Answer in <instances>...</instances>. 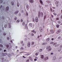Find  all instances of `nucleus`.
<instances>
[{
    "instance_id": "62",
    "label": "nucleus",
    "mask_w": 62,
    "mask_h": 62,
    "mask_svg": "<svg viewBox=\"0 0 62 62\" xmlns=\"http://www.w3.org/2000/svg\"><path fill=\"white\" fill-rule=\"evenodd\" d=\"M53 54H54L53 53H51V54L52 55H53Z\"/></svg>"
},
{
    "instance_id": "60",
    "label": "nucleus",
    "mask_w": 62,
    "mask_h": 62,
    "mask_svg": "<svg viewBox=\"0 0 62 62\" xmlns=\"http://www.w3.org/2000/svg\"><path fill=\"white\" fill-rule=\"evenodd\" d=\"M54 39L52 38L51 39V40H53Z\"/></svg>"
},
{
    "instance_id": "2",
    "label": "nucleus",
    "mask_w": 62,
    "mask_h": 62,
    "mask_svg": "<svg viewBox=\"0 0 62 62\" xmlns=\"http://www.w3.org/2000/svg\"><path fill=\"white\" fill-rule=\"evenodd\" d=\"M46 50L48 52H50L52 50V48L51 47V46H47L46 48Z\"/></svg>"
},
{
    "instance_id": "29",
    "label": "nucleus",
    "mask_w": 62,
    "mask_h": 62,
    "mask_svg": "<svg viewBox=\"0 0 62 62\" xmlns=\"http://www.w3.org/2000/svg\"><path fill=\"white\" fill-rule=\"evenodd\" d=\"M40 31H42V30H43V29L42 28H40Z\"/></svg>"
},
{
    "instance_id": "6",
    "label": "nucleus",
    "mask_w": 62,
    "mask_h": 62,
    "mask_svg": "<svg viewBox=\"0 0 62 62\" xmlns=\"http://www.w3.org/2000/svg\"><path fill=\"white\" fill-rule=\"evenodd\" d=\"M51 44H53V45L54 46L56 45V43H55L54 42H51L50 43Z\"/></svg>"
},
{
    "instance_id": "31",
    "label": "nucleus",
    "mask_w": 62,
    "mask_h": 62,
    "mask_svg": "<svg viewBox=\"0 0 62 62\" xmlns=\"http://www.w3.org/2000/svg\"><path fill=\"white\" fill-rule=\"evenodd\" d=\"M21 44H23V40H21L20 41Z\"/></svg>"
},
{
    "instance_id": "11",
    "label": "nucleus",
    "mask_w": 62,
    "mask_h": 62,
    "mask_svg": "<svg viewBox=\"0 0 62 62\" xmlns=\"http://www.w3.org/2000/svg\"><path fill=\"white\" fill-rule=\"evenodd\" d=\"M29 26L30 27H32V24L31 23H30L29 24Z\"/></svg>"
},
{
    "instance_id": "9",
    "label": "nucleus",
    "mask_w": 62,
    "mask_h": 62,
    "mask_svg": "<svg viewBox=\"0 0 62 62\" xmlns=\"http://www.w3.org/2000/svg\"><path fill=\"white\" fill-rule=\"evenodd\" d=\"M29 59H30V60L31 61H32L33 60L32 58V57H31V56H29Z\"/></svg>"
},
{
    "instance_id": "3",
    "label": "nucleus",
    "mask_w": 62,
    "mask_h": 62,
    "mask_svg": "<svg viewBox=\"0 0 62 62\" xmlns=\"http://www.w3.org/2000/svg\"><path fill=\"white\" fill-rule=\"evenodd\" d=\"M59 3V2L58 1H57L55 3V4L56 5V7H58L59 6L58 4Z\"/></svg>"
},
{
    "instance_id": "41",
    "label": "nucleus",
    "mask_w": 62,
    "mask_h": 62,
    "mask_svg": "<svg viewBox=\"0 0 62 62\" xmlns=\"http://www.w3.org/2000/svg\"><path fill=\"white\" fill-rule=\"evenodd\" d=\"M3 35L4 36H6V33H4Z\"/></svg>"
},
{
    "instance_id": "53",
    "label": "nucleus",
    "mask_w": 62,
    "mask_h": 62,
    "mask_svg": "<svg viewBox=\"0 0 62 62\" xmlns=\"http://www.w3.org/2000/svg\"><path fill=\"white\" fill-rule=\"evenodd\" d=\"M30 54L29 53L27 54H26V55H29Z\"/></svg>"
},
{
    "instance_id": "23",
    "label": "nucleus",
    "mask_w": 62,
    "mask_h": 62,
    "mask_svg": "<svg viewBox=\"0 0 62 62\" xmlns=\"http://www.w3.org/2000/svg\"><path fill=\"white\" fill-rule=\"evenodd\" d=\"M42 49H40L39 50V52H41L42 51Z\"/></svg>"
},
{
    "instance_id": "44",
    "label": "nucleus",
    "mask_w": 62,
    "mask_h": 62,
    "mask_svg": "<svg viewBox=\"0 0 62 62\" xmlns=\"http://www.w3.org/2000/svg\"><path fill=\"white\" fill-rule=\"evenodd\" d=\"M39 37H41V35H40L39 36H38V39H39Z\"/></svg>"
},
{
    "instance_id": "5",
    "label": "nucleus",
    "mask_w": 62,
    "mask_h": 62,
    "mask_svg": "<svg viewBox=\"0 0 62 62\" xmlns=\"http://www.w3.org/2000/svg\"><path fill=\"white\" fill-rule=\"evenodd\" d=\"M35 20L36 23H38V21H39V19H38V17H36Z\"/></svg>"
},
{
    "instance_id": "48",
    "label": "nucleus",
    "mask_w": 62,
    "mask_h": 62,
    "mask_svg": "<svg viewBox=\"0 0 62 62\" xmlns=\"http://www.w3.org/2000/svg\"><path fill=\"white\" fill-rule=\"evenodd\" d=\"M14 19L15 20H16L17 19V18L16 17H15Z\"/></svg>"
},
{
    "instance_id": "58",
    "label": "nucleus",
    "mask_w": 62,
    "mask_h": 62,
    "mask_svg": "<svg viewBox=\"0 0 62 62\" xmlns=\"http://www.w3.org/2000/svg\"><path fill=\"white\" fill-rule=\"evenodd\" d=\"M22 46H24V43H23V44H22Z\"/></svg>"
},
{
    "instance_id": "59",
    "label": "nucleus",
    "mask_w": 62,
    "mask_h": 62,
    "mask_svg": "<svg viewBox=\"0 0 62 62\" xmlns=\"http://www.w3.org/2000/svg\"><path fill=\"white\" fill-rule=\"evenodd\" d=\"M28 13H26V15L27 16H28Z\"/></svg>"
},
{
    "instance_id": "63",
    "label": "nucleus",
    "mask_w": 62,
    "mask_h": 62,
    "mask_svg": "<svg viewBox=\"0 0 62 62\" xmlns=\"http://www.w3.org/2000/svg\"><path fill=\"white\" fill-rule=\"evenodd\" d=\"M51 16L52 17H54V16H53L52 15H51Z\"/></svg>"
},
{
    "instance_id": "20",
    "label": "nucleus",
    "mask_w": 62,
    "mask_h": 62,
    "mask_svg": "<svg viewBox=\"0 0 62 62\" xmlns=\"http://www.w3.org/2000/svg\"><path fill=\"white\" fill-rule=\"evenodd\" d=\"M8 27L9 28H11V24L10 23H8Z\"/></svg>"
},
{
    "instance_id": "56",
    "label": "nucleus",
    "mask_w": 62,
    "mask_h": 62,
    "mask_svg": "<svg viewBox=\"0 0 62 62\" xmlns=\"http://www.w3.org/2000/svg\"><path fill=\"white\" fill-rule=\"evenodd\" d=\"M59 18H56V20H59Z\"/></svg>"
},
{
    "instance_id": "4",
    "label": "nucleus",
    "mask_w": 62,
    "mask_h": 62,
    "mask_svg": "<svg viewBox=\"0 0 62 62\" xmlns=\"http://www.w3.org/2000/svg\"><path fill=\"white\" fill-rule=\"evenodd\" d=\"M61 32V30L60 29H59L56 32V34H59Z\"/></svg>"
},
{
    "instance_id": "46",
    "label": "nucleus",
    "mask_w": 62,
    "mask_h": 62,
    "mask_svg": "<svg viewBox=\"0 0 62 62\" xmlns=\"http://www.w3.org/2000/svg\"><path fill=\"white\" fill-rule=\"evenodd\" d=\"M32 19L33 21V22H35V19H34V18H32Z\"/></svg>"
},
{
    "instance_id": "13",
    "label": "nucleus",
    "mask_w": 62,
    "mask_h": 62,
    "mask_svg": "<svg viewBox=\"0 0 62 62\" xmlns=\"http://www.w3.org/2000/svg\"><path fill=\"white\" fill-rule=\"evenodd\" d=\"M40 55V56L41 58L42 59H43L44 58V57L43 55Z\"/></svg>"
},
{
    "instance_id": "52",
    "label": "nucleus",
    "mask_w": 62,
    "mask_h": 62,
    "mask_svg": "<svg viewBox=\"0 0 62 62\" xmlns=\"http://www.w3.org/2000/svg\"><path fill=\"white\" fill-rule=\"evenodd\" d=\"M21 22H23V19H22L21 20Z\"/></svg>"
},
{
    "instance_id": "40",
    "label": "nucleus",
    "mask_w": 62,
    "mask_h": 62,
    "mask_svg": "<svg viewBox=\"0 0 62 62\" xmlns=\"http://www.w3.org/2000/svg\"><path fill=\"white\" fill-rule=\"evenodd\" d=\"M22 24L23 25H25V23L23 22V23Z\"/></svg>"
},
{
    "instance_id": "42",
    "label": "nucleus",
    "mask_w": 62,
    "mask_h": 62,
    "mask_svg": "<svg viewBox=\"0 0 62 62\" xmlns=\"http://www.w3.org/2000/svg\"><path fill=\"white\" fill-rule=\"evenodd\" d=\"M53 14L54 15H55V16L57 15L56 14H55V13H53Z\"/></svg>"
},
{
    "instance_id": "18",
    "label": "nucleus",
    "mask_w": 62,
    "mask_h": 62,
    "mask_svg": "<svg viewBox=\"0 0 62 62\" xmlns=\"http://www.w3.org/2000/svg\"><path fill=\"white\" fill-rule=\"evenodd\" d=\"M28 27L27 26V24H26L25 25V28L26 29L28 28Z\"/></svg>"
},
{
    "instance_id": "51",
    "label": "nucleus",
    "mask_w": 62,
    "mask_h": 62,
    "mask_svg": "<svg viewBox=\"0 0 62 62\" xmlns=\"http://www.w3.org/2000/svg\"><path fill=\"white\" fill-rule=\"evenodd\" d=\"M45 45V43H43L42 44V45Z\"/></svg>"
},
{
    "instance_id": "21",
    "label": "nucleus",
    "mask_w": 62,
    "mask_h": 62,
    "mask_svg": "<svg viewBox=\"0 0 62 62\" xmlns=\"http://www.w3.org/2000/svg\"><path fill=\"white\" fill-rule=\"evenodd\" d=\"M17 6L18 7H19V6H20V3L18 2L17 3Z\"/></svg>"
},
{
    "instance_id": "22",
    "label": "nucleus",
    "mask_w": 62,
    "mask_h": 62,
    "mask_svg": "<svg viewBox=\"0 0 62 62\" xmlns=\"http://www.w3.org/2000/svg\"><path fill=\"white\" fill-rule=\"evenodd\" d=\"M46 2L48 3V4H50V3H51V1L49 0H48L46 1Z\"/></svg>"
},
{
    "instance_id": "57",
    "label": "nucleus",
    "mask_w": 62,
    "mask_h": 62,
    "mask_svg": "<svg viewBox=\"0 0 62 62\" xmlns=\"http://www.w3.org/2000/svg\"><path fill=\"white\" fill-rule=\"evenodd\" d=\"M52 8H53V9H55V8L54 7H53Z\"/></svg>"
},
{
    "instance_id": "32",
    "label": "nucleus",
    "mask_w": 62,
    "mask_h": 62,
    "mask_svg": "<svg viewBox=\"0 0 62 62\" xmlns=\"http://www.w3.org/2000/svg\"><path fill=\"white\" fill-rule=\"evenodd\" d=\"M7 26H8V25H7V24H6L5 25L4 27L5 28H6V27H7Z\"/></svg>"
},
{
    "instance_id": "45",
    "label": "nucleus",
    "mask_w": 62,
    "mask_h": 62,
    "mask_svg": "<svg viewBox=\"0 0 62 62\" xmlns=\"http://www.w3.org/2000/svg\"><path fill=\"white\" fill-rule=\"evenodd\" d=\"M61 39V37L59 36V37H58V39Z\"/></svg>"
},
{
    "instance_id": "10",
    "label": "nucleus",
    "mask_w": 62,
    "mask_h": 62,
    "mask_svg": "<svg viewBox=\"0 0 62 62\" xmlns=\"http://www.w3.org/2000/svg\"><path fill=\"white\" fill-rule=\"evenodd\" d=\"M27 45L28 47H29L30 46V42H28V43Z\"/></svg>"
},
{
    "instance_id": "34",
    "label": "nucleus",
    "mask_w": 62,
    "mask_h": 62,
    "mask_svg": "<svg viewBox=\"0 0 62 62\" xmlns=\"http://www.w3.org/2000/svg\"><path fill=\"white\" fill-rule=\"evenodd\" d=\"M6 47H7V48H8L9 47V45H7L6 46Z\"/></svg>"
},
{
    "instance_id": "38",
    "label": "nucleus",
    "mask_w": 62,
    "mask_h": 62,
    "mask_svg": "<svg viewBox=\"0 0 62 62\" xmlns=\"http://www.w3.org/2000/svg\"><path fill=\"white\" fill-rule=\"evenodd\" d=\"M0 2L1 3H2L3 2L2 0H0Z\"/></svg>"
},
{
    "instance_id": "16",
    "label": "nucleus",
    "mask_w": 62,
    "mask_h": 62,
    "mask_svg": "<svg viewBox=\"0 0 62 62\" xmlns=\"http://www.w3.org/2000/svg\"><path fill=\"white\" fill-rule=\"evenodd\" d=\"M50 31L51 33H52V34L54 33V31L53 30H50Z\"/></svg>"
},
{
    "instance_id": "33",
    "label": "nucleus",
    "mask_w": 62,
    "mask_h": 62,
    "mask_svg": "<svg viewBox=\"0 0 62 62\" xmlns=\"http://www.w3.org/2000/svg\"><path fill=\"white\" fill-rule=\"evenodd\" d=\"M31 35L32 36H34V34L33 33H31Z\"/></svg>"
},
{
    "instance_id": "15",
    "label": "nucleus",
    "mask_w": 62,
    "mask_h": 62,
    "mask_svg": "<svg viewBox=\"0 0 62 62\" xmlns=\"http://www.w3.org/2000/svg\"><path fill=\"white\" fill-rule=\"evenodd\" d=\"M11 4L12 5V6H13L14 5V2L13 1H12Z\"/></svg>"
},
{
    "instance_id": "54",
    "label": "nucleus",
    "mask_w": 62,
    "mask_h": 62,
    "mask_svg": "<svg viewBox=\"0 0 62 62\" xmlns=\"http://www.w3.org/2000/svg\"><path fill=\"white\" fill-rule=\"evenodd\" d=\"M58 23H61V21H59L58 22Z\"/></svg>"
},
{
    "instance_id": "39",
    "label": "nucleus",
    "mask_w": 62,
    "mask_h": 62,
    "mask_svg": "<svg viewBox=\"0 0 62 62\" xmlns=\"http://www.w3.org/2000/svg\"><path fill=\"white\" fill-rule=\"evenodd\" d=\"M20 49L21 50H23V48L22 47Z\"/></svg>"
},
{
    "instance_id": "26",
    "label": "nucleus",
    "mask_w": 62,
    "mask_h": 62,
    "mask_svg": "<svg viewBox=\"0 0 62 62\" xmlns=\"http://www.w3.org/2000/svg\"><path fill=\"white\" fill-rule=\"evenodd\" d=\"M49 40H50V38H48L46 39V41H49Z\"/></svg>"
},
{
    "instance_id": "36",
    "label": "nucleus",
    "mask_w": 62,
    "mask_h": 62,
    "mask_svg": "<svg viewBox=\"0 0 62 62\" xmlns=\"http://www.w3.org/2000/svg\"><path fill=\"white\" fill-rule=\"evenodd\" d=\"M35 55L36 56H37V55H38V53H35Z\"/></svg>"
},
{
    "instance_id": "64",
    "label": "nucleus",
    "mask_w": 62,
    "mask_h": 62,
    "mask_svg": "<svg viewBox=\"0 0 62 62\" xmlns=\"http://www.w3.org/2000/svg\"><path fill=\"white\" fill-rule=\"evenodd\" d=\"M60 18H61V19H62V15L60 17Z\"/></svg>"
},
{
    "instance_id": "14",
    "label": "nucleus",
    "mask_w": 62,
    "mask_h": 62,
    "mask_svg": "<svg viewBox=\"0 0 62 62\" xmlns=\"http://www.w3.org/2000/svg\"><path fill=\"white\" fill-rule=\"evenodd\" d=\"M29 1L31 3H34V0H29Z\"/></svg>"
},
{
    "instance_id": "8",
    "label": "nucleus",
    "mask_w": 62,
    "mask_h": 62,
    "mask_svg": "<svg viewBox=\"0 0 62 62\" xmlns=\"http://www.w3.org/2000/svg\"><path fill=\"white\" fill-rule=\"evenodd\" d=\"M6 9L5 10L6 11V12H7V11H8V10H9V7H7L6 8Z\"/></svg>"
},
{
    "instance_id": "43",
    "label": "nucleus",
    "mask_w": 62,
    "mask_h": 62,
    "mask_svg": "<svg viewBox=\"0 0 62 62\" xmlns=\"http://www.w3.org/2000/svg\"><path fill=\"white\" fill-rule=\"evenodd\" d=\"M50 10L51 11V12H52L53 10H52V8H50Z\"/></svg>"
},
{
    "instance_id": "17",
    "label": "nucleus",
    "mask_w": 62,
    "mask_h": 62,
    "mask_svg": "<svg viewBox=\"0 0 62 62\" xmlns=\"http://www.w3.org/2000/svg\"><path fill=\"white\" fill-rule=\"evenodd\" d=\"M31 32H32V33H34V34H36V31H35L34 30H31Z\"/></svg>"
},
{
    "instance_id": "25",
    "label": "nucleus",
    "mask_w": 62,
    "mask_h": 62,
    "mask_svg": "<svg viewBox=\"0 0 62 62\" xmlns=\"http://www.w3.org/2000/svg\"><path fill=\"white\" fill-rule=\"evenodd\" d=\"M59 46V44H57V45H56L55 46V47H58V46Z\"/></svg>"
},
{
    "instance_id": "27",
    "label": "nucleus",
    "mask_w": 62,
    "mask_h": 62,
    "mask_svg": "<svg viewBox=\"0 0 62 62\" xmlns=\"http://www.w3.org/2000/svg\"><path fill=\"white\" fill-rule=\"evenodd\" d=\"M0 47L1 48H2V47H3V45L1 44H0Z\"/></svg>"
},
{
    "instance_id": "12",
    "label": "nucleus",
    "mask_w": 62,
    "mask_h": 62,
    "mask_svg": "<svg viewBox=\"0 0 62 62\" xmlns=\"http://www.w3.org/2000/svg\"><path fill=\"white\" fill-rule=\"evenodd\" d=\"M26 8L27 10H28V9H29V5H26Z\"/></svg>"
},
{
    "instance_id": "61",
    "label": "nucleus",
    "mask_w": 62,
    "mask_h": 62,
    "mask_svg": "<svg viewBox=\"0 0 62 62\" xmlns=\"http://www.w3.org/2000/svg\"><path fill=\"white\" fill-rule=\"evenodd\" d=\"M23 58H26V57H24V56H23Z\"/></svg>"
},
{
    "instance_id": "47",
    "label": "nucleus",
    "mask_w": 62,
    "mask_h": 62,
    "mask_svg": "<svg viewBox=\"0 0 62 62\" xmlns=\"http://www.w3.org/2000/svg\"><path fill=\"white\" fill-rule=\"evenodd\" d=\"M7 39L8 40H9V37H8L7 38Z\"/></svg>"
},
{
    "instance_id": "1",
    "label": "nucleus",
    "mask_w": 62,
    "mask_h": 62,
    "mask_svg": "<svg viewBox=\"0 0 62 62\" xmlns=\"http://www.w3.org/2000/svg\"><path fill=\"white\" fill-rule=\"evenodd\" d=\"M38 16V18H39V17H42L43 16V13L42 12H39Z\"/></svg>"
},
{
    "instance_id": "7",
    "label": "nucleus",
    "mask_w": 62,
    "mask_h": 62,
    "mask_svg": "<svg viewBox=\"0 0 62 62\" xmlns=\"http://www.w3.org/2000/svg\"><path fill=\"white\" fill-rule=\"evenodd\" d=\"M19 13V11L17 10L14 13V14L15 15H16V14H17Z\"/></svg>"
},
{
    "instance_id": "19",
    "label": "nucleus",
    "mask_w": 62,
    "mask_h": 62,
    "mask_svg": "<svg viewBox=\"0 0 62 62\" xmlns=\"http://www.w3.org/2000/svg\"><path fill=\"white\" fill-rule=\"evenodd\" d=\"M39 1L41 5H42L43 4V2H42V1L41 0H40Z\"/></svg>"
},
{
    "instance_id": "37",
    "label": "nucleus",
    "mask_w": 62,
    "mask_h": 62,
    "mask_svg": "<svg viewBox=\"0 0 62 62\" xmlns=\"http://www.w3.org/2000/svg\"><path fill=\"white\" fill-rule=\"evenodd\" d=\"M21 12L22 13H23L24 12V11L23 10H22L21 11Z\"/></svg>"
},
{
    "instance_id": "28",
    "label": "nucleus",
    "mask_w": 62,
    "mask_h": 62,
    "mask_svg": "<svg viewBox=\"0 0 62 62\" xmlns=\"http://www.w3.org/2000/svg\"><path fill=\"white\" fill-rule=\"evenodd\" d=\"M56 27L57 28H58L59 27V25L58 24H57L56 25Z\"/></svg>"
},
{
    "instance_id": "30",
    "label": "nucleus",
    "mask_w": 62,
    "mask_h": 62,
    "mask_svg": "<svg viewBox=\"0 0 62 62\" xmlns=\"http://www.w3.org/2000/svg\"><path fill=\"white\" fill-rule=\"evenodd\" d=\"M31 44L32 45H33L34 44V42H32L31 43Z\"/></svg>"
},
{
    "instance_id": "35",
    "label": "nucleus",
    "mask_w": 62,
    "mask_h": 62,
    "mask_svg": "<svg viewBox=\"0 0 62 62\" xmlns=\"http://www.w3.org/2000/svg\"><path fill=\"white\" fill-rule=\"evenodd\" d=\"M29 61V59L27 60L26 61V62H28Z\"/></svg>"
},
{
    "instance_id": "49",
    "label": "nucleus",
    "mask_w": 62,
    "mask_h": 62,
    "mask_svg": "<svg viewBox=\"0 0 62 62\" xmlns=\"http://www.w3.org/2000/svg\"><path fill=\"white\" fill-rule=\"evenodd\" d=\"M54 60H55V57H53V58Z\"/></svg>"
},
{
    "instance_id": "24",
    "label": "nucleus",
    "mask_w": 62,
    "mask_h": 62,
    "mask_svg": "<svg viewBox=\"0 0 62 62\" xmlns=\"http://www.w3.org/2000/svg\"><path fill=\"white\" fill-rule=\"evenodd\" d=\"M20 22V20L18 19L16 21V23H19Z\"/></svg>"
},
{
    "instance_id": "50",
    "label": "nucleus",
    "mask_w": 62,
    "mask_h": 62,
    "mask_svg": "<svg viewBox=\"0 0 62 62\" xmlns=\"http://www.w3.org/2000/svg\"><path fill=\"white\" fill-rule=\"evenodd\" d=\"M60 51H61V49H58V52H60Z\"/></svg>"
},
{
    "instance_id": "55",
    "label": "nucleus",
    "mask_w": 62,
    "mask_h": 62,
    "mask_svg": "<svg viewBox=\"0 0 62 62\" xmlns=\"http://www.w3.org/2000/svg\"><path fill=\"white\" fill-rule=\"evenodd\" d=\"M36 60H37V59H34V61H36Z\"/></svg>"
}]
</instances>
